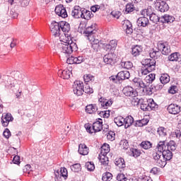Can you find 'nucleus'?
Returning <instances> with one entry per match:
<instances>
[{
    "instance_id": "nucleus-8",
    "label": "nucleus",
    "mask_w": 181,
    "mask_h": 181,
    "mask_svg": "<svg viewBox=\"0 0 181 181\" xmlns=\"http://www.w3.org/2000/svg\"><path fill=\"white\" fill-rule=\"evenodd\" d=\"M166 149V139L160 141L156 148V153L153 154V159H159L162 156V152Z\"/></svg>"
},
{
    "instance_id": "nucleus-4",
    "label": "nucleus",
    "mask_w": 181,
    "mask_h": 181,
    "mask_svg": "<svg viewBox=\"0 0 181 181\" xmlns=\"http://www.w3.org/2000/svg\"><path fill=\"white\" fill-rule=\"evenodd\" d=\"M172 151L168 149H165L163 152H162L161 156L158 159H154L157 160V165L160 168H165L166 166V161L170 160L172 159Z\"/></svg>"
},
{
    "instance_id": "nucleus-59",
    "label": "nucleus",
    "mask_w": 181,
    "mask_h": 181,
    "mask_svg": "<svg viewBox=\"0 0 181 181\" xmlns=\"http://www.w3.org/2000/svg\"><path fill=\"white\" fill-rule=\"evenodd\" d=\"M84 58L81 56L79 57H75V64H81V63H83L84 62Z\"/></svg>"
},
{
    "instance_id": "nucleus-6",
    "label": "nucleus",
    "mask_w": 181,
    "mask_h": 181,
    "mask_svg": "<svg viewBox=\"0 0 181 181\" xmlns=\"http://www.w3.org/2000/svg\"><path fill=\"white\" fill-rule=\"evenodd\" d=\"M110 152V145L107 144H104L100 148V153L99 154L98 159L102 163V165H104L105 166H107L108 165V158L105 156L107 153Z\"/></svg>"
},
{
    "instance_id": "nucleus-57",
    "label": "nucleus",
    "mask_w": 181,
    "mask_h": 181,
    "mask_svg": "<svg viewBox=\"0 0 181 181\" xmlns=\"http://www.w3.org/2000/svg\"><path fill=\"white\" fill-rule=\"evenodd\" d=\"M123 149H128V148H129V144L128 143L127 140H122L120 142Z\"/></svg>"
},
{
    "instance_id": "nucleus-61",
    "label": "nucleus",
    "mask_w": 181,
    "mask_h": 181,
    "mask_svg": "<svg viewBox=\"0 0 181 181\" xmlns=\"http://www.w3.org/2000/svg\"><path fill=\"white\" fill-rule=\"evenodd\" d=\"M13 162L16 165H19V163H21V157H19V156H15L13 157Z\"/></svg>"
},
{
    "instance_id": "nucleus-13",
    "label": "nucleus",
    "mask_w": 181,
    "mask_h": 181,
    "mask_svg": "<svg viewBox=\"0 0 181 181\" xmlns=\"http://www.w3.org/2000/svg\"><path fill=\"white\" fill-rule=\"evenodd\" d=\"M13 121V117L11 113H4L1 117V125L8 127L10 122Z\"/></svg>"
},
{
    "instance_id": "nucleus-60",
    "label": "nucleus",
    "mask_w": 181,
    "mask_h": 181,
    "mask_svg": "<svg viewBox=\"0 0 181 181\" xmlns=\"http://www.w3.org/2000/svg\"><path fill=\"white\" fill-rule=\"evenodd\" d=\"M111 15L113 18H115L116 19H119V16H121V12L119 11H112Z\"/></svg>"
},
{
    "instance_id": "nucleus-19",
    "label": "nucleus",
    "mask_w": 181,
    "mask_h": 181,
    "mask_svg": "<svg viewBox=\"0 0 181 181\" xmlns=\"http://www.w3.org/2000/svg\"><path fill=\"white\" fill-rule=\"evenodd\" d=\"M123 29H124L127 35H131L132 32H134V30L132 29V24L131 23V21L126 20L124 21L123 23Z\"/></svg>"
},
{
    "instance_id": "nucleus-50",
    "label": "nucleus",
    "mask_w": 181,
    "mask_h": 181,
    "mask_svg": "<svg viewBox=\"0 0 181 181\" xmlns=\"http://www.w3.org/2000/svg\"><path fill=\"white\" fill-rule=\"evenodd\" d=\"M122 67H124V69H127V70H129V69H132V64L131 62H125L121 63Z\"/></svg>"
},
{
    "instance_id": "nucleus-38",
    "label": "nucleus",
    "mask_w": 181,
    "mask_h": 181,
    "mask_svg": "<svg viewBox=\"0 0 181 181\" xmlns=\"http://www.w3.org/2000/svg\"><path fill=\"white\" fill-rule=\"evenodd\" d=\"M167 149L168 151H176V143L175 141H170L167 143Z\"/></svg>"
},
{
    "instance_id": "nucleus-47",
    "label": "nucleus",
    "mask_w": 181,
    "mask_h": 181,
    "mask_svg": "<svg viewBox=\"0 0 181 181\" xmlns=\"http://www.w3.org/2000/svg\"><path fill=\"white\" fill-rule=\"evenodd\" d=\"M149 54L151 59H158V57L160 54V52L159 51H155L153 49L150 51Z\"/></svg>"
},
{
    "instance_id": "nucleus-52",
    "label": "nucleus",
    "mask_w": 181,
    "mask_h": 181,
    "mask_svg": "<svg viewBox=\"0 0 181 181\" xmlns=\"http://www.w3.org/2000/svg\"><path fill=\"white\" fill-rule=\"evenodd\" d=\"M66 63L68 64H76V60H75V57H69V55H66Z\"/></svg>"
},
{
    "instance_id": "nucleus-15",
    "label": "nucleus",
    "mask_w": 181,
    "mask_h": 181,
    "mask_svg": "<svg viewBox=\"0 0 181 181\" xmlns=\"http://www.w3.org/2000/svg\"><path fill=\"white\" fill-rule=\"evenodd\" d=\"M123 93L124 95H127V97H136L138 95V92L131 86H126L124 88Z\"/></svg>"
},
{
    "instance_id": "nucleus-17",
    "label": "nucleus",
    "mask_w": 181,
    "mask_h": 181,
    "mask_svg": "<svg viewBox=\"0 0 181 181\" xmlns=\"http://www.w3.org/2000/svg\"><path fill=\"white\" fill-rule=\"evenodd\" d=\"M115 60V54L112 52L105 54L103 57V62L106 64H114Z\"/></svg>"
},
{
    "instance_id": "nucleus-39",
    "label": "nucleus",
    "mask_w": 181,
    "mask_h": 181,
    "mask_svg": "<svg viewBox=\"0 0 181 181\" xmlns=\"http://www.w3.org/2000/svg\"><path fill=\"white\" fill-rule=\"evenodd\" d=\"M92 47L95 52H98V49H100V40L94 39L92 42Z\"/></svg>"
},
{
    "instance_id": "nucleus-35",
    "label": "nucleus",
    "mask_w": 181,
    "mask_h": 181,
    "mask_svg": "<svg viewBox=\"0 0 181 181\" xmlns=\"http://www.w3.org/2000/svg\"><path fill=\"white\" fill-rule=\"evenodd\" d=\"M130 156H133V158H138V156H141V151L136 148H130Z\"/></svg>"
},
{
    "instance_id": "nucleus-12",
    "label": "nucleus",
    "mask_w": 181,
    "mask_h": 181,
    "mask_svg": "<svg viewBox=\"0 0 181 181\" xmlns=\"http://www.w3.org/2000/svg\"><path fill=\"white\" fill-rule=\"evenodd\" d=\"M55 175V181H60L62 177L64 179H67L68 173L67 169L66 168H61L60 170H57L54 172Z\"/></svg>"
},
{
    "instance_id": "nucleus-44",
    "label": "nucleus",
    "mask_w": 181,
    "mask_h": 181,
    "mask_svg": "<svg viewBox=\"0 0 181 181\" xmlns=\"http://www.w3.org/2000/svg\"><path fill=\"white\" fill-rule=\"evenodd\" d=\"M93 18V13L90 11H86V12L83 11V16H82V18L86 19V21H88V19H91Z\"/></svg>"
},
{
    "instance_id": "nucleus-10",
    "label": "nucleus",
    "mask_w": 181,
    "mask_h": 181,
    "mask_svg": "<svg viewBox=\"0 0 181 181\" xmlns=\"http://www.w3.org/2000/svg\"><path fill=\"white\" fill-rule=\"evenodd\" d=\"M72 88L74 94H75L78 97L80 95H83V90L84 88V85L83 82L80 81H76L75 82H74Z\"/></svg>"
},
{
    "instance_id": "nucleus-43",
    "label": "nucleus",
    "mask_w": 181,
    "mask_h": 181,
    "mask_svg": "<svg viewBox=\"0 0 181 181\" xmlns=\"http://www.w3.org/2000/svg\"><path fill=\"white\" fill-rule=\"evenodd\" d=\"M112 180V174L110 173H106L103 174L102 177V180L103 181H111Z\"/></svg>"
},
{
    "instance_id": "nucleus-54",
    "label": "nucleus",
    "mask_w": 181,
    "mask_h": 181,
    "mask_svg": "<svg viewBox=\"0 0 181 181\" xmlns=\"http://www.w3.org/2000/svg\"><path fill=\"white\" fill-rule=\"evenodd\" d=\"M86 166L88 169V170H90V172H93L95 169V166H94V163L91 162H88L86 163Z\"/></svg>"
},
{
    "instance_id": "nucleus-45",
    "label": "nucleus",
    "mask_w": 181,
    "mask_h": 181,
    "mask_svg": "<svg viewBox=\"0 0 181 181\" xmlns=\"http://www.w3.org/2000/svg\"><path fill=\"white\" fill-rule=\"evenodd\" d=\"M71 170L75 173L80 172L81 170V165L79 163L74 164L71 166Z\"/></svg>"
},
{
    "instance_id": "nucleus-32",
    "label": "nucleus",
    "mask_w": 181,
    "mask_h": 181,
    "mask_svg": "<svg viewBox=\"0 0 181 181\" xmlns=\"http://www.w3.org/2000/svg\"><path fill=\"white\" fill-rule=\"evenodd\" d=\"M157 133L159 136L165 137L168 135V129L163 127H160L158 128Z\"/></svg>"
},
{
    "instance_id": "nucleus-58",
    "label": "nucleus",
    "mask_w": 181,
    "mask_h": 181,
    "mask_svg": "<svg viewBox=\"0 0 181 181\" xmlns=\"http://www.w3.org/2000/svg\"><path fill=\"white\" fill-rule=\"evenodd\" d=\"M109 45H110V47H112V52H114L117 47V41L115 40H110Z\"/></svg>"
},
{
    "instance_id": "nucleus-29",
    "label": "nucleus",
    "mask_w": 181,
    "mask_h": 181,
    "mask_svg": "<svg viewBox=\"0 0 181 181\" xmlns=\"http://www.w3.org/2000/svg\"><path fill=\"white\" fill-rule=\"evenodd\" d=\"M161 84H168L170 81V76L168 74H163L160 77Z\"/></svg>"
},
{
    "instance_id": "nucleus-23",
    "label": "nucleus",
    "mask_w": 181,
    "mask_h": 181,
    "mask_svg": "<svg viewBox=\"0 0 181 181\" xmlns=\"http://www.w3.org/2000/svg\"><path fill=\"white\" fill-rule=\"evenodd\" d=\"M160 21L162 23H172V22H175V18L172 16L165 14L161 16Z\"/></svg>"
},
{
    "instance_id": "nucleus-2",
    "label": "nucleus",
    "mask_w": 181,
    "mask_h": 181,
    "mask_svg": "<svg viewBox=\"0 0 181 181\" xmlns=\"http://www.w3.org/2000/svg\"><path fill=\"white\" fill-rule=\"evenodd\" d=\"M156 64V62L155 60L152 61L149 59H145L144 63L143 64V66H144V68H142L139 71V75L140 77H142V76H146L148 73H151V71H153L155 70V66Z\"/></svg>"
},
{
    "instance_id": "nucleus-55",
    "label": "nucleus",
    "mask_w": 181,
    "mask_h": 181,
    "mask_svg": "<svg viewBox=\"0 0 181 181\" xmlns=\"http://www.w3.org/2000/svg\"><path fill=\"white\" fill-rule=\"evenodd\" d=\"M106 135L109 141H114L115 139V133L114 132H109Z\"/></svg>"
},
{
    "instance_id": "nucleus-14",
    "label": "nucleus",
    "mask_w": 181,
    "mask_h": 181,
    "mask_svg": "<svg viewBox=\"0 0 181 181\" xmlns=\"http://www.w3.org/2000/svg\"><path fill=\"white\" fill-rule=\"evenodd\" d=\"M55 13L58 15V16H61V18H67V11H66V8L62 4H59L55 7Z\"/></svg>"
},
{
    "instance_id": "nucleus-26",
    "label": "nucleus",
    "mask_w": 181,
    "mask_h": 181,
    "mask_svg": "<svg viewBox=\"0 0 181 181\" xmlns=\"http://www.w3.org/2000/svg\"><path fill=\"white\" fill-rule=\"evenodd\" d=\"M59 76H62V77L64 78L65 80H69L70 76H71V71L69 69H65L64 71L59 70L58 71Z\"/></svg>"
},
{
    "instance_id": "nucleus-21",
    "label": "nucleus",
    "mask_w": 181,
    "mask_h": 181,
    "mask_svg": "<svg viewBox=\"0 0 181 181\" xmlns=\"http://www.w3.org/2000/svg\"><path fill=\"white\" fill-rule=\"evenodd\" d=\"M131 77V74L129 71H122L119 72L117 75L118 80H127Z\"/></svg>"
},
{
    "instance_id": "nucleus-11",
    "label": "nucleus",
    "mask_w": 181,
    "mask_h": 181,
    "mask_svg": "<svg viewBox=\"0 0 181 181\" xmlns=\"http://www.w3.org/2000/svg\"><path fill=\"white\" fill-rule=\"evenodd\" d=\"M140 108L142 111H151L155 108V102L153 100H149V101H143L140 103Z\"/></svg>"
},
{
    "instance_id": "nucleus-40",
    "label": "nucleus",
    "mask_w": 181,
    "mask_h": 181,
    "mask_svg": "<svg viewBox=\"0 0 181 181\" xmlns=\"http://www.w3.org/2000/svg\"><path fill=\"white\" fill-rule=\"evenodd\" d=\"M178 59L179 53L177 52H174L168 56V60H170V62H177Z\"/></svg>"
},
{
    "instance_id": "nucleus-24",
    "label": "nucleus",
    "mask_w": 181,
    "mask_h": 181,
    "mask_svg": "<svg viewBox=\"0 0 181 181\" xmlns=\"http://www.w3.org/2000/svg\"><path fill=\"white\" fill-rule=\"evenodd\" d=\"M89 151L90 150L88 149V147H87L86 144H79L78 152V153H80V155H83V156L88 155Z\"/></svg>"
},
{
    "instance_id": "nucleus-31",
    "label": "nucleus",
    "mask_w": 181,
    "mask_h": 181,
    "mask_svg": "<svg viewBox=\"0 0 181 181\" xmlns=\"http://www.w3.org/2000/svg\"><path fill=\"white\" fill-rule=\"evenodd\" d=\"M141 52H142V47L140 45H135L132 49V54H133V56H139Z\"/></svg>"
},
{
    "instance_id": "nucleus-56",
    "label": "nucleus",
    "mask_w": 181,
    "mask_h": 181,
    "mask_svg": "<svg viewBox=\"0 0 181 181\" xmlns=\"http://www.w3.org/2000/svg\"><path fill=\"white\" fill-rule=\"evenodd\" d=\"M168 93L170 94H176L177 93V86H171L168 89Z\"/></svg>"
},
{
    "instance_id": "nucleus-22",
    "label": "nucleus",
    "mask_w": 181,
    "mask_h": 181,
    "mask_svg": "<svg viewBox=\"0 0 181 181\" xmlns=\"http://www.w3.org/2000/svg\"><path fill=\"white\" fill-rule=\"evenodd\" d=\"M156 5L158 6V9L160 12H166L169 11V6L165 1L157 2Z\"/></svg>"
},
{
    "instance_id": "nucleus-30",
    "label": "nucleus",
    "mask_w": 181,
    "mask_h": 181,
    "mask_svg": "<svg viewBox=\"0 0 181 181\" xmlns=\"http://www.w3.org/2000/svg\"><path fill=\"white\" fill-rule=\"evenodd\" d=\"M97 110H98V108L95 105H88L86 107V111L88 112V114H94Z\"/></svg>"
},
{
    "instance_id": "nucleus-33",
    "label": "nucleus",
    "mask_w": 181,
    "mask_h": 181,
    "mask_svg": "<svg viewBox=\"0 0 181 181\" xmlns=\"http://www.w3.org/2000/svg\"><path fill=\"white\" fill-rule=\"evenodd\" d=\"M95 31V26L94 25H90L86 28L84 33H85V35H87V36H90V35H93Z\"/></svg>"
},
{
    "instance_id": "nucleus-9",
    "label": "nucleus",
    "mask_w": 181,
    "mask_h": 181,
    "mask_svg": "<svg viewBox=\"0 0 181 181\" xmlns=\"http://www.w3.org/2000/svg\"><path fill=\"white\" fill-rule=\"evenodd\" d=\"M50 30L52 33V35L54 37H57V39H59L62 35V29L60 28V22L57 23L56 21H54L50 25Z\"/></svg>"
},
{
    "instance_id": "nucleus-5",
    "label": "nucleus",
    "mask_w": 181,
    "mask_h": 181,
    "mask_svg": "<svg viewBox=\"0 0 181 181\" xmlns=\"http://www.w3.org/2000/svg\"><path fill=\"white\" fill-rule=\"evenodd\" d=\"M133 83L136 87L143 88L144 93H146L147 95H152V93H153V88H152V86H147L142 79L140 78H134L133 79Z\"/></svg>"
},
{
    "instance_id": "nucleus-42",
    "label": "nucleus",
    "mask_w": 181,
    "mask_h": 181,
    "mask_svg": "<svg viewBox=\"0 0 181 181\" xmlns=\"http://www.w3.org/2000/svg\"><path fill=\"white\" fill-rule=\"evenodd\" d=\"M149 18L150 21L153 23H158V22L160 21V18H159V17L155 13H151L149 16Z\"/></svg>"
},
{
    "instance_id": "nucleus-53",
    "label": "nucleus",
    "mask_w": 181,
    "mask_h": 181,
    "mask_svg": "<svg viewBox=\"0 0 181 181\" xmlns=\"http://www.w3.org/2000/svg\"><path fill=\"white\" fill-rule=\"evenodd\" d=\"M117 181H127L128 179L127 178V177H125V175L123 173H119L117 175Z\"/></svg>"
},
{
    "instance_id": "nucleus-62",
    "label": "nucleus",
    "mask_w": 181,
    "mask_h": 181,
    "mask_svg": "<svg viewBox=\"0 0 181 181\" xmlns=\"http://www.w3.org/2000/svg\"><path fill=\"white\" fill-rule=\"evenodd\" d=\"M4 136L7 139L11 136V131L8 129H6L3 133Z\"/></svg>"
},
{
    "instance_id": "nucleus-49",
    "label": "nucleus",
    "mask_w": 181,
    "mask_h": 181,
    "mask_svg": "<svg viewBox=\"0 0 181 181\" xmlns=\"http://www.w3.org/2000/svg\"><path fill=\"white\" fill-rule=\"evenodd\" d=\"M83 78L86 83H90V81H94L95 80L94 76L91 74L84 75Z\"/></svg>"
},
{
    "instance_id": "nucleus-34",
    "label": "nucleus",
    "mask_w": 181,
    "mask_h": 181,
    "mask_svg": "<svg viewBox=\"0 0 181 181\" xmlns=\"http://www.w3.org/2000/svg\"><path fill=\"white\" fill-rule=\"evenodd\" d=\"M115 163L116 166H118V168H120L121 169L125 168V160H124V158H120L116 159Z\"/></svg>"
},
{
    "instance_id": "nucleus-18",
    "label": "nucleus",
    "mask_w": 181,
    "mask_h": 181,
    "mask_svg": "<svg viewBox=\"0 0 181 181\" xmlns=\"http://www.w3.org/2000/svg\"><path fill=\"white\" fill-rule=\"evenodd\" d=\"M168 111L170 114L176 115V114H179V112H180V106L177 104H170L168 107Z\"/></svg>"
},
{
    "instance_id": "nucleus-25",
    "label": "nucleus",
    "mask_w": 181,
    "mask_h": 181,
    "mask_svg": "<svg viewBox=\"0 0 181 181\" xmlns=\"http://www.w3.org/2000/svg\"><path fill=\"white\" fill-rule=\"evenodd\" d=\"M148 23H149V20L146 17H140L137 20V25L139 26H142L143 28L148 26Z\"/></svg>"
},
{
    "instance_id": "nucleus-20",
    "label": "nucleus",
    "mask_w": 181,
    "mask_h": 181,
    "mask_svg": "<svg viewBox=\"0 0 181 181\" xmlns=\"http://www.w3.org/2000/svg\"><path fill=\"white\" fill-rule=\"evenodd\" d=\"M71 15L74 16V18H83V11H81L80 6H75L74 9L71 11Z\"/></svg>"
},
{
    "instance_id": "nucleus-28",
    "label": "nucleus",
    "mask_w": 181,
    "mask_h": 181,
    "mask_svg": "<svg viewBox=\"0 0 181 181\" xmlns=\"http://www.w3.org/2000/svg\"><path fill=\"white\" fill-rule=\"evenodd\" d=\"M134 124V117L132 116H128L126 118H124V128L127 129V128H129Z\"/></svg>"
},
{
    "instance_id": "nucleus-63",
    "label": "nucleus",
    "mask_w": 181,
    "mask_h": 181,
    "mask_svg": "<svg viewBox=\"0 0 181 181\" xmlns=\"http://www.w3.org/2000/svg\"><path fill=\"white\" fill-rule=\"evenodd\" d=\"M159 172H160L159 170V168L156 167L153 168L151 170V173H152L153 175H159Z\"/></svg>"
},
{
    "instance_id": "nucleus-3",
    "label": "nucleus",
    "mask_w": 181,
    "mask_h": 181,
    "mask_svg": "<svg viewBox=\"0 0 181 181\" xmlns=\"http://www.w3.org/2000/svg\"><path fill=\"white\" fill-rule=\"evenodd\" d=\"M59 26L62 33L60 37V42H67L69 39H71L70 37V24L66 21H60Z\"/></svg>"
},
{
    "instance_id": "nucleus-1",
    "label": "nucleus",
    "mask_w": 181,
    "mask_h": 181,
    "mask_svg": "<svg viewBox=\"0 0 181 181\" xmlns=\"http://www.w3.org/2000/svg\"><path fill=\"white\" fill-rule=\"evenodd\" d=\"M58 44V49L61 53H64L66 56H70L74 52H77V44L73 42V40L69 39L66 41H60Z\"/></svg>"
},
{
    "instance_id": "nucleus-51",
    "label": "nucleus",
    "mask_w": 181,
    "mask_h": 181,
    "mask_svg": "<svg viewBox=\"0 0 181 181\" xmlns=\"http://www.w3.org/2000/svg\"><path fill=\"white\" fill-rule=\"evenodd\" d=\"M134 10L135 8L132 4H128L126 5L125 12H127V13H129V12H134Z\"/></svg>"
},
{
    "instance_id": "nucleus-46",
    "label": "nucleus",
    "mask_w": 181,
    "mask_h": 181,
    "mask_svg": "<svg viewBox=\"0 0 181 181\" xmlns=\"http://www.w3.org/2000/svg\"><path fill=\"white\" fill-rule=\"evenodd\" d=\"M141 146L143 147L144 149H151V148H152V144H151V141H143L141 144Z\"/></svg>"
},
{
    "instance_id": "nucleus-41",
    "label": "nucleus",
    "mask_w": 181,
    "mask_h": 181,
    "mask_svg": "<svg viewBox=\"0 0 181 181\" xmlns=\"http://www.w3.org/2000/svg\"><path fill=\"white\" fill-rule=\"evenodd\" d=\"M155 77H156L155 74H150L146 76L145 80L146 83H148L149 84H151V83L155 81Z\"/></svg>"
},
{
    "instance_id": "nucleus-48",
    "label": "nucleus",
    "mask_w": 181,
    "mask_h": 181,
    "mask_svg": "<svg viewBox=\"0 0 181 181\" xmlns=\"http://www.w3.org/2000/svg\"><path fill=\"white\" fill-rule=\"evenodd\" d=\"M83 93H86V94H93L94 90H93V88L90 87V86L86 85L83 89Z\"/></svg>"
},
{
    "instance_id": "nucleus-64",
    "label": "nucleus",
    "mask_w": 181,
    "mask_h": 181,
    "mask_svg": "<svg viewBox=\"0 0 181 181\" xmlns=\"http://www.w3.org/2000/svg\"><path fill=\"white\" fill-rule=\"evenodd\" d=\"M100 8H101V6L99 5H95L90 7V10L92 12H97L98 11H100Z\"/></svg>"
},
{
    "instance_id": "nucleus-37",
    "label": "nucleus",
    "mask_w": 181,
    "mask_h": 181,
    "mask_svg": "<svg viewBox=\"0 0 181 181\" xmlns=\"http://www.w3.org/2000/svg\"><path fill=\"white\" fill-rule=\"evenodd\" d=\"M143 102H144L143 99H139L136 98V96H133V98L132 99V104L134 107L136 105H139V104H142Z\"/></svg>"
},
{
    "instance_id": "nucleus-7",
    "label": "nucleus",
    "mask_w": 181,
    "mask_h": 181,
    "mask_svg": "<svg viewBox=\"0 0 181 181\" xmlns=\"http://www.w3.org/2000/svg\"><path fill=\"white\" fill-rule=\"evenodd\" d=\"M99 119L100 120L95 122L92 126L90 124L85 125L87 132H89V134H93V132H100V131L103 129V119Z\"/></svg>"
},
{
    "instance_id": "nucleus-27",
    "label": "nucleus",
    "mask_w": 181,
    "mask_h": 181,
    "mask_svg": "<svg viewBox=\"0 0 181 181\" xmlns=\"http://www.w3.org/2000/svg\"><path fill=\"white\" fill-rule=\"evenodd\" d=\"M99 103H100V105L102 107H103L104 108H108V107H111V105H112V100H105L103 99V98H100L99 99Z\"/></svg>"
},
{
    "instance_id": "nucleus-16",
    "label": "nucleus",
    "mask_w": 181,
    "mask_h": 181,
    "mask_svg": "<svg viewBox=\"0 0 181 181\" xmlns=\"http://www.w3.org/2000/svg\"><path fill=\"white\" fill-rule=\"evenodd\" d=\"M158 49L161 51L162 54L167 55L170 53V47L168 43H159L158 45Z\"/></svg>"
},
{
    "instance_id": "nucleus-36",
    "label": "nucleus",
    "mask_w": 181,
    "mask_h": 181,
    "mask_svg": "<svg viewBox=\"0 0 181 181\" xmlns=\"http://www.w3.org/2000/svg\"><path fill=\"white\" fill-rule=\"evenodd\" d=\"M124 121L125 119L122 117H115L114 119V122L116 124V125H117V127H122V125H124Z\"/></svg>"
}]
</instances>
